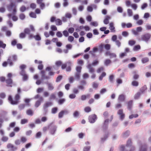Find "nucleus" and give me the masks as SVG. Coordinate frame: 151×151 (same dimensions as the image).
I'll list each match as a JSON object with an SVG mask.
<instances>
[{"instance_id": "obj_46", "label": "nucleus", "mask_w": 151, "mask_h": 151, "mask_svg": "<svg viewBox=\"0 0 151 151\" xmlns=\"http://www.w3.org/2000/svg\"><path fill=\"white\" fill-rule=\"evenodd\" d=\"M42 134L41 132H37L36 134L35 137L37 138H40Z\"/></svg>"}, {"instance_id": "obj_15", "label": "nucleus", "mask_w": 151, "mask_h": 151, "mask_svg": "<svg viewBox=\"0 0 151 151\" xmlns=\"http://www.w3.org/2000/svg\"><path fill=\"white\" fill-rule=\"evenodd\" d=\"M109 136V133L107 132L104 135V138H101V140L102 142H104L106 139Z\"/></svg>"}, {"instance_id": "obj_47", "label": "nucleus", "mask_w": 151, "mask_h": 151, "mask_svg": "<svg viewBox=\"0 0 151 151\" xmlns=\"http://www.w3.org/2000/svg\"><path fill=\"white\" fill-rule=\"evenodd\" d=\"M135 41L133 40H130L129 41V44L130 46L133 45L135 44Z\"/></svg>"}, {"instance_id": "obj_27", "label": "nucleus", "mask_w": 151, "mask_h": 151, "mask_svg": "<svg viewBox=\"0 0 151 151\" xmlns=\"http://www.w3.org/2000/svg\"><path fill=\"white\" fill-rule=\"evenodd\" d=\"M34 38L35 40L37 41H40L41 40V38L40 35H36L34 36Z\"/></svg>"}, {"instance_id": "obj_51", "label": "nucleus", "mask_w": 151, "mask_h": 151, "mask_svg": "<svg viewBox=\"0 0 151 151\" xmlns=\"http://www.w3.org/2000/svg\"><path fill=\"white\" fill-rule=\"evenodd\" d=\"M114 79V76L111 75L109 77V81L111 83H113V80Z\"/></svg>"}, {"instance_id": "obj_59", "label": "nucleus", "mask_w": 151, "mask_h": 151, "mask_svg": "<svg viewBox=\"0 0 151 151\" xmlns=\"http://www.w3.org/2000/svg\"><path fill=\"white\" fill-rule=\"evenodd\" d=\"M82 69V67L81 66H77L76 68V70L77 71V72L81 73V70Z\"/></svg>"}, {"instance_id": "obj_6", "label": "nucleus", "mask_w": 151, "mask_h": 151, "mask_svg": "<svg viewBox=\"0 0 151 151\" xmlns=\"http://www.w3.org/2000/svg\"><path fill=\"white\" fill-rule=\"evenodd\" d=\"M88 119L89 121L91 123H93L96 122L97 117L95 114H93L90 115Z\"/></svg>"}, {"instance_id": "obj_50", "label": "nucleus", "mask_w": 151, "mask_h": 151, "mask_svg": "<svg viewBox=\"0 0 151 151\" xmlns=\"http://www.w3.org/2000/svg\"><path fill=\"white\" fill-rule=\"evenodd\" d=\"M63 35L66 37H67L69 35V33L66 30H65L63 32Z\"/></svg>"}, {"instance_id": "obj_60", "label": "nucleus", "mask_w": 151, "mask_h": 151, "mask_svg": "<svg viewBox=\"0 0 151 151\" xmlns=\"http://www.w3.org/2000/svg\"><path fill=\"white\" fill-rule=\"evenodd\" d=\"M99 86V84L95 83V82H93V84L92 85V87L93 88H97Z\"/></svg>"}, {"instance_id": "obj_45", "label": "nucleus", "mask_w": 151, "mask_h": 151, "mask_svg": "<svg viewBox=\"0 0 151 151\" xmlns=\"http://www.w3.org/2000/svg\"><path fill=\"white\" fill-rule=\"evenodd\" d=\"M141 47L139 45H135L133 48L134 50H137L140 49Z\"/></svg>"}, {"instance_id": "obj_52", "label": "nucleus", "mask_w": 151, "mask_h": 151, "mask_svg": "<svg viewBox=\"0 0 151 151\" xmlns=\"http://www.w3.org/2000/svg\"><path fill=\"white\" fill-rule=\"evenodd\" d=\"M27 114L28 115L32 116L33 114V113L32 110L29 109L27 111Z\"/></svg>"}, {"instance_id": "obj_34", "label": "nucleus", "mask_w": 151, "mask_h": 151, "mask_svg": "<svg viewBox=\"0 0 151 151\" xmlns=\"http://www.w3.org/2000/svg\"><path fill=\"white\" fill-rule=\"evenodd\" d=\"M141 60L142 63H144L149 61V59L147 57L144 58H142Z\"/></svg>"}, {"instance_id": "obj_48", "label": "nucleus", "mask_w": 151, "mask_h": 151, "mask_svg": "<svg viewBox=\"0 0 151 151\" xmlns=\"http://www.w3.org/2000/svg\"><path fill=\"white\" fill-rule=\"evenodd\" d=\"M30 16L32 18H36L37 17L36 14L33 12H31L29 14Z\"/></svg>"}, {"instance_id": "obj_30", "label": "nucleus", "mask_w": 151, "mask_h": 151, "mask_svg": "<svg viewBox=\"0 0 151 151\" xmlns=\"http://www.w3.org/2000/svg\"><path fill=\"white\" fill-rule=\"evenodd\" d=\"M24 32L25 34L29 35L30 34L31 31L29 28H26L24 29Z\"/></svg>"}, {"instance_id": "obj_39", "label": "nucleus", "mask_w": 151, "mask_h": 151, "mask_svg": "<svg viewBox=\"0 0 151 151\" xmlns=\"http://www.w3.org/2000/svg\"><path fill=\"white\" fill-rule=\"evenodd\" d=\"M19 17L20 19L22 20H24L25 18V15L23 13L20 14Z\"/></svg>"}, {"instance_id": "obj_22", "label": "nucleus", "mask_w": 151, "mask_h": 151, "mask_svg": "<svg viewBox=\"0 0 151 151\" xmlns=\"http://www.w3.org/2000/svg\"><path fill=\"white\" fill-rule=\"evenodd\" d=\"M147 146L145 145L141 146L139 149V151H147Z\"/></svg>"}, {"instance_id": "obj_56", "label": "nucleus", "mask_w": 151, "mask_h": 151, "mask_svg": "<svg viewBox=\"0 0 151 151\" xmlns=\"http://www.w3.org/2000/svg\"><path fill=\"white\" fill-rule=\"evenodd\" d=\"M6 97V95L5 93L2 92L0 93V97L2 99H4Z\"/></svg>"}, {"instance_id": "obj_5", "label": "nucleus", "mask_w": 151, "mask_h": 151, "mask_svg": "<svg viewBox=\"0 0 151 151\" xmlns=\"http://www.w3.org/2000/svg\"><path fill=\"white\" fill-rule=\"evenodd\" d=\"M52 104V103L51 102H48L44 104L43 107V115H45L46 114L48 111V108Z\"/></svg>"}, {"instance_id": "obj_19", "label": "nucleus", "mask_w": 151, "mask_h": 151, "mask_svg": "<svg viewBox=\"0 0 151 151\" xmlns=\"http://www.w3.org/2000/svg\"><path fill=\"white\" fill-rule=\"evenodd\" d=\"M130 133V131L129 130H127L125 132L123 133L122 134V137H123L127 138L129 136Z\"/></svg>"}, {"instance_id": "obj_3", "label": "nucleus", "mask_w": 151, "mask_h": 151, "mask_svg": "<svg viewBox=\"0 0 151 151\" xmlns=\"http://www.w3.org/2000/svg\"><path fill=\"white\" fill-rule=\"evenodd\" d=\"M53 122L51 123L48 126V128L49 130L50 133L52 135H54L57 130V127L55 125L53 124Z\"/></svg>"}, {"instance_id": "obj_26", "label": "nucleus", "mask_w": 151, "mask_h": 151, "mask_svg": "<svg viewBox=\"0 0 151 151\" xmlns=\"http://www.w3.org/2000/svg\"><path fill=\"white\" fill-rule=\"evenodd\" d=\"M66 100L64 98L59 99L58 101V103L60 105H62L65 101Z\"/></svg>"}, {"instance_id": "obj_57", "label": "nucleus", "mask_w": 151, "mask_h": 151, "mask_svg": "<svg viewBox=\"0 0 151 151\" xmlns=\"http://www.w3.org/2000/svg\"><path fill=\"white\" fill-rule=\"evenodd\" d=\"M122 35L125 37H127L129 35L128 33L125 31H123L122 33Z\"/></svg>"}, {"instance_id": "obj_1", "label": "nucleus", "mask_w": 151, "mask_h": 151, "mask_svg": "<svg viewBox=\"0 0 151 151\" xmlns=\"http://www.w3.org/2000/svg\"><path fill=\"white\" fill-rule=\"evenodd\" d=\"M20 96L19 94H17L15 96V101H14L11 95L9 96L8 100L10 104L12 105H17L19 103V100L20 99Z\"/></svg>"}, {"instance_id": "obj_61", "label": "nucleus", "mask_w": 151, "mask_h": 151, "mask_svg": "<svg viewBox=\"0 0 151 151\" xmlns=\"http://www.w3.org/2000/svg\"><path fill=\"white\" fill-rule=\"evenodd\" d=\"M74 40V38L73 37L71 36H69L68 38V40L69 41L72 42Z\"/></svg>"}, {"instance_id": "obj_21", "label": "nucleus", "mask_w": 151, "mask_h": 151, "mask_svg": "<svg viewBox=\"0 0 151 151\" xmlns=\"http://www.w3.org/2000/svg\"><path fill=\"white\" fill-rule=\"evenodd\" d=\"M141 95L140 92H138L135 94L134 96V98L135 99L137 100L138 99Z\"/></svg>"}, {"instance_id": "obj_55", "label": "nucleus", "mask_w": 151, "mask_h": 151, "mask_svg": "<svg viewBox=\"0 0 151 151\" xmlns=\"http://www.w3.org/2000/svg\"><path fill=\"white\" fill-rule=\"evenodd\" d=\"M20 11L21 12H24L26 10V8L24 6H22L20 8Z\"/></svg>"}, {"instance_id": "obj_53", "label": "nucleus", "mask_w": 151, "mask_h": 151, "mask_svg": "<svg viewBox=\"0 0 151 151\" xmlns=\"http://www.w3.org/2000/svg\"><path fill=\"white\" fill-rule=\"evenodd\" d=\"M56 36L58 37H61L63 36V34L60 31H58L56 33Z\"/></svg>"}, {"instance_id": "obj_33", "label": "nucleus", "mask_w": 151, "mask_h": 151, "mask_svg": "<svg viewBox=\"0 0 151 151\" xmlns=\"http://www.w3.org/2000/svg\"><path fill=\"white\" fill-rule=\"evenodd\" d=\"M58 110V108L57 107H55L53 108L52 109L51 112L52 114H55L57 112Z\"/></svg>"}, {"instance_id": "obj_10", "label": "nucleus", "mask_w": 151, "mask_h": 151, "mask_svg": "<svg viewBox=\"0 0 151 151\" xmlns=\"http://www.w3.org/2000/svg\"><path fill=\"white\" fill-rule=\"evenodd\" d=\"M109 122V119H107L104 121L102 126V128L104 131H105L108 128Z\"/></svg>"}, {"instance_id": "obj_35", "label": "nucleus", "mask_w": 151, "mask_h": 151, "mask_svg": "<svg viewBox=\"0 0 151 151\" xmlns=\"http://www.w3.org/2000/svg\"><path fill=\"white\" fill-rule=\"evenodd\" d=\"M91 147L90 146L84 147L83 148V151H89Z\"/></svg>"}, {"instance_id": "obj_54", "label": "nucleus", "mask_w": 151, "mask_h": 151, "mask_svg": "<svg viewBox=\"0 0 151 151\" xmlns=\"http://www.w3.org/2000/svg\"><path fill=\"white\" fill-rule=\"evenodd\" d=\"M19 37L21 38H24L26 37L25 34L24 33H21L19 35Z\"/></svg>"}, {"instance_id": "obj_13", "label": "nucleus", "mask_w": 151, "mask_h": 151, "mask_svg": "<svg viewBox=\"0 0 151 151\" xmlns=\"http://www.w3.org/2000/svg\"><path fill=\"white\" fill-rule=\"evenodd\" d=\"M15 6V4L13 2H11L10 4L7 6V9L9 12H11Z\"/></svg>"}, {"instance_id": "obj_7", "label": "nucleus", "mask_w": 151, "mask_h": 151, "mask_svg": "<svg viewBox=\"0 0 151 151\" xmlns=\"http://www.w3.org/2000/svg\"><path fill=\"white\" fill-rule=\"evenodd\" d=\"M6 147L8 149L11 148V149L8 150V151H15L17 149V147L14 146L11 143L8 144Z\"/></svg>"}, {"instance_id": "obj_43", "label": "nucleus", "mask_w": 151, "mask_h": 151, "mask_svg": "<svg viewBox=\"0 0 151 151\" xmlns=\"http://www.w3.org/2000/svg\"><path fill=\"white\" fill-rule=\"evenodd\" d=\"M104 47L105 49L107 50H109L111 48V46L109 44H106L104 45Z\"/></svg>"}, {"instance_id": "obj_9", "label": "nucleus", "mask_w": 151, "mask_h": 151, "mask_svg": "<svg viewBox=\"0 0 151 151\" xmlns=\"http://www.w3.org/2000/svg\"><path fill=\"white\" fill-rule=\"evenodd\" d=\"M6 86L7 87H12L13 83V80L11 78H8L5 80Z\"/></svg>"}, {"instance_id": "obj_2", "label": "nucleus", "mask_w": 151, "mask_h": 151, "mask_svg": "<svg viewBox=\"0 0 151 151\" xmlns=\"http://www.w3.org/2000/svg\"><path fill=\"white\" fill-rule=\"evenodd\" d=\"M17 56L16 55H13L12 56H10L9 57L7 60L8 63L9 65L10 66H12L14 65L12 60L13 62H16L17 60Z\"/></svg>"}, {"instance_id": "obj_44", "label": "nucleus", "mask_w": 151, "mask_h": 151, "mask_svg": "<svg viewBox=\"0 0 151 151\" xmlns=\"http://www.w3.org/2000/svg\"><path fill=\"white\" fill-rule=\"evenodd\" d=\"M63 76L62 75L58 76L56 78V82H57L60 81L62 78Z\"/></svg>"}, {"instance_id": "obj_12", "label": "nucleus", "mask_w": 151, "mask_h": 151, "mask_svg": "<svg viewBox=\"0 0 151 151\" xmlns=\"http://www.w3.org/2000/svg\"><path fill=\"white\" fill-rule=\"evenodd\" d=\"M43 100V99L42 96L40 97L38 100L35 103V106L36 107H38L40 105L41 102H42Z\"/></svg>"}, {"instance_id": "obj_58", "label": "nucleus", "mask_w": 151, "mask_h": 151, "mask_svg": "<svg viewBox=\"0 0 151 151\" xmlns=\"http://www.w3.org/2000/svg\"><path fill=\"white\" fill-rule=\"evenodd\" d=\"M26 68V66L25 65L22 64L20 65L19 67V68L22 70H24V69H25Z\"/></svg>"}, {"instance_id": "obj_32", "label": "nucleus", "mask_w": 151, "mask_h": 151, "mask_svg": "<svg viewBox=\"0 0 151 151\" xmlns=\"http://www.w3.org/2000/svg\"><path fill=\"white\" fill-rule=\"evenodd\" d=\"M132 142L131 139H129L127 142L126 146L127 147L131 146L132 145Z\"/></svg>"}, {"instance_id": "obj_64", "label": "nucleus", "mask_w": 151, "mask_h": 151, "mask_svg": "<svg viewBox=\"0 0 151 151\" xmlns=\"http://www.w3.org/2000/svg\"><path fill=\"white\" fill-rule=\"evenodd\" d=\"M91 24L94 27H97L98 25L97 22L96 21L91 22Z\"/></svg>"}, {"instance_id": "obj_28", "label": "nucleus", "mask_w": 151, "mask_h": 151, "mask_svg": "<svg viewBox=\"0 0 151 151\" xmlns=\"http://www.w3.org/2000/svg\"><path fill=\"white\" fill-rule=\"evenodd\" d=\"M106 74L105 72H103L99 77V79L100 81H102L103 78L106 76Z\"/></svg>"}, {"instance_id": "obj_38", "label": "nucleus", "mask_w": 151, "mask_h": 151, "mask_svg": "<svg viewBox=\"0 0 151 151\" xmlns=\"http://www.w3.org/2000/svg\"><path fill=\"white\" fill-rule=\"evenodd\" d=\"M62 64V62L60 60L57 61L55 63L56 65L58 67H60L61 65Z\"/></svg>"}, {"instance_id": "obj_24", "label": "nucleus", "mask_w": 151, "mask_h": 151, "mask_svg": "<svg viewBox=\"0 0 151 151\" xmlns=\"http://www.w3.org/2000/svg\"><path fill=\"white\" fill-rule=\"evenodd\" d=\"M104 44L101 43L99 46V50L100 53H102L103 51V49L104 47Z\"/></svg>"}, {"instance_id": "obj_4", "label": "nucleus", "mask_w": 151, "mask_h": 151, "mask_svg": "<svg viewBox=\"0 0 151 151\" xmlns=\"http://www.w3.org/2000/svg\"><path fill=\"white\" fill-rule=\"evenodd\" d=\"M151 37V35L149 33H147L141 36L142 40L147 43L150 40Z\"/></svg>"}, {"instance_id": "obj_41", "label": "nucleus", "mask_w": 151, "mask_h": 151, "mask_svg": "<svg viewBox=\"0 0 151 151\" xmlns=\"http://www.w3.org/2000/svg\"><path fill=\"white\" fill-rule=\"evenodd\" d=\"M132 85L134 86H137L139 85L138 82L136 81H133L132 83Z\"/></svg>"}, {"instance_id": "obj_8", "label": "nucleus", "mask_w": 151, "mask_h": 151, "mask_svg": "<svg viewBox=\"0 0 151 151\" xmlns=\"http://www.w3.org/2000/svg\"><path fill=\"white\" fill-rule=\"evenodd\" d=\"M117 114L120 115V119L121 121H122L124 119L125 115L123 113V109H120L117 111Z\"/></svg>"}, {"instance_id": "obj_23", "label": "nucleus", "mask_w": 151, "mask_h": 151, "mask_svg": "<svg viewBox=\"0 0 151 151\" xmlns=\"http://www.w3.org/2000/svg\"><path fill=\"white\" fill-rule=\"evenodd\" d=\"M55 22L57 25H60L62 24L61 20L59 19H57L55 20Z\"/></svg>"}, {"instance_id": "obj_49", "label": "nucleus", "mask_w": 151, "mask_h": 151, "mask_svg": "<svg viewBox=\"0 0 151 151\" xmlns=\"http://www.w3.org/2000/svg\"><path fill=\"white\" fill-rule=\"evenodd\" d=\"M127 13L129 16L130 17L132 15V9H127Z\"/></svg>"}, {"instance_id": "obj_11", "label": "nucleus", "mask_w": 151, "mask_h": 151, "mask_svg": "<svg viewBox=\"0 0 151 151\" xmlns=\"http://www.w3.org/2000/svg\"><path fill=\"white\" fill-rule=\"evenodd\" d=\"M68 113V111L67 110H62L59 113L58 117L60 118H62L64 114H67Z\"/></svg>"}, {"instance_id": "obj_42", "label": "nucleus", "mask_w": 151, "mask_h": 151, "mask_svg": "<svg viewBox=\"0 0 151 151\" xmlns=\"http://www.w3.org/2000/svg\"><path fill=\"white\" fill-rule=\"evenodd\" d=\"M91 111V109L90 107L88 106L85 107L84 109V111L87 113H88Z\"/></svg>"}, {"instance_id": "obj_18", "label": "nucleus", "mask_w": 151, "mask_h": 151, "mask_svg": "<svg viewBox=\"0 0 151 151\" xmlns=\"http://www.w3.org/2000/svg\"><path fill=\"white\" fill-rule=\"evenodd\" d=\"M125 96L123 94H121L119 95L118 100L119 101L123 102L124 101L125 99Z\"/></svg>"}, {"instance_id": "obj_37", "label": "nucleus", "mask_w": 151, "mask_h": 151, "mask_svg": "<svg viewBox=\"0 0 151 151\" xmlns=\"http://www.w3.org/2000/svg\"><path fill=\"white\" fill-rule=\"evenodd\" d=\"M79 115V113L77 111H75L73 114V116L75 118L78 117Z\"/></svg>"}, {"instance_id": "obj_29", "label": "nucleus", "mask_w": 151, "mask_h": 151, "mask_svg": "<svg viewBox=\"0 0 151 151\" xmlns=\"http://www.w3.org/2000/svg\"><path fill=\"white\" fill-rule=\"evenodd\" d=\"M147 89V87L146 85H144L140 89V91L142 93H143L145 90Z\"/></svg>"}, {"instance_id": "obj_63", "label": "nucleus", "mask_w": 151, "mask_h": 151, "mask_svg": "<svg viewBox=\"0 0 151 151\" xmlns=\"http://www.w3.org/2000/svg\"><path fill=\"white\" fill-rule=\"evenodd\" d=\"M111 63V60L109 59H106L105 60V65H108Z\"/></svg>"}, {"instance_id": "obj_16", "label": "nucleus", "mask_w": 151, "mask_h": 151, "mask_svg": "<svg viewBox=\"0 0 151 151\" xmlns=\"http://www.w3.org/2000/svg\"><path fill=\"white\" fill-rule=\"evenodd\" d=\"M45 83L47 85L48 88L49 90L52 91L54 89V87L52 84L48 83L47 81L45 82Z\"/></svg>"}, {"instance_id": "obj_36", "label": "nucleus", "mask_w": 151, "mask_h": 151, "mask_svg": "<svg viewBox=\"0 0 151 151\" xmlns=\"http://www.w3.org/2000/svg\"><path fill=\"white\" fill-rule=\"evenodd\" d=\"M6 45L5 44L3 43V42L2 41L0 40V47H2L4 49Z\"/></svg>"}, {"instance_id": "obj_20", "label": "nucleus", "mask_w": 151, "mask_h": 151, "mask_svg": "<svg viewBox=\"0 0 151 151\" xmlns=\"http://www.w3.org/2000/svg\"><path fill=\"white\" fill-rule=\"evenodd\" d=\"M110 27H109V29L110 30H111L112 32H115V30H114L115 27L114 26V24L113 22H111L109 24Z\"/></svg>"}, {"instance_id": "obj_17", "label": "nucleus", "mask_w": 151, "mask_h": 151, "mask_svg": "<svg viewBox=\"0 0 151 151\" xmlns=\"http://www.w3.org/2000/svg\"><path fill=\"white\" fill-rule=\"evenodd\" d=\"M110 17L108 15H106L105 17V18L104 20V23L105 24H107L109 22V19H110Z\"/></svg>"}, {"instance_id": "obj_40", "label": "nucleus", "mask_w": 151, "mask_h": 151, "mask_svg": "<svg viewBox=\"0 0 151 151\" xmlns=\"http://www.w3.org/2000/svg\"><path fill=\"white\" fill-rule=\"evenodd\" d=\"M26 106V104H21L18 107L19 109L21 110L23 109Z\"/></svg>"}, {"instance_id": "obj_31", "label": "nucleus", "mask_w": 151, "mask_h": 151, "mask_svg": "<svg viewBox=\"0 0 151 151\" xmlns=\"http://www.w3.org/2000/svg\"><path fill=\"white\" fill-rule=\"evenodd\" d=\"M80 73H81L76 72L75 74V79L77 80H78L80 79Z\"/></svg>"}, {"instance_id": "obj_25", "label": "nucleus", "mask_w": 151, "mask_h": 151, "mask_svg": "<svg viewBox=\"0 0 151 151\" xmlns=\"http://www.w3.org/2000/svg\"><path fill=\"white\" fill-rule=\"evenodd\" d=\"M22 76H23L22 80L23 81H26L28 80L29 77L27 74L23 75Z\"/></svg>"}, {"instance_id": "obj_62", "label": "nucleus", "mask_w": 151, "mask_h": 151, "mask_svg": "<svg viewBox=\"0 0 151 151\" xmlns=\"http://www.w3.org/2000/svg\"><path fill=\"white\" fill-rule=\"evenodd\" d=\"M51 29L52 31H55L57 30V28L56 26L54 25H52L51 26Z\"/></svg>"}, {"instance_id": "obj_14", "label": "nucleus", "mask_w": 151, "mask_h": 151, "mask_svg": "<svg viewBox=\"0 0 151 151\" xmlns=\"http://www.w3.org/2000/svg\"><path fill=\"white\" fill-rule=\"evenodd\" d=\"M132 100H130L127 102V109L129 110H131L132 109V107L133 105Z\"/></svg>"}]
</instances>
